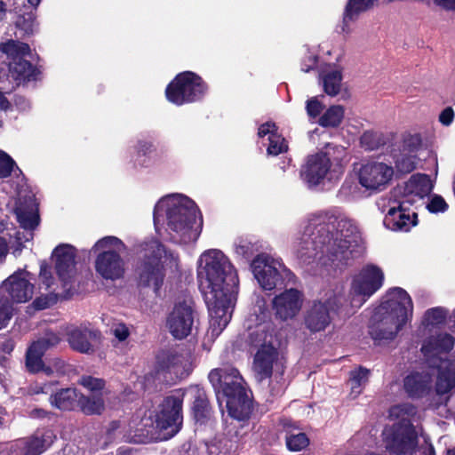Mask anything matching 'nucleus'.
<instances>
[{"label": "nucleus", "instance_id": "052dcab7", "mask_svg": "<svg viewBox=\"0 0 455 455\" xmlns=\"http://www.w3.org/2000/svg\"><path fill=\"white\" fill-rule=\"evenodd\" d=\"M52 386H53L52 383H47V384H44L42 386H36L32 388V392L34 394H41V393L48 394L50 391H52Z\"/></svg>", "mask_w": 455, "mask_h": 455}, {"label": "nucleus", "instance_id": "a19ab883", "mask_svg": "<svg viewBox=\"0 0 455 455\" xmlns=\"http://www.w3.org/2000/svg\"><path fill=\"white\" fill-rule=\"evenodd\" d=\"M78 405H80L82 411L86 414H99L104 409L103 399L97 395L89 398L81 395Z\"/></svg>", "mask_w": 455, "mask_h": 455}, {"label": "nucleus", "instance_id": "c9c22d12", "mask_svg": "<svg viewBox=\"0 0 455 455\" xmlns=\"http://www.w3.org/2000/svg\"><path fill=\"white\" fill-rule=\"evenodd\" d=\"M345 116V109L340 105L331 106L319 117L318 124L323 127H337L339 126Z\"/></svg>", "mask_w": 455, "mask_h": 455}, {"label": "nucleus", "instance_id": "680f3d73", "mask_svg": "<svg viewBox=\"0 0 455 455\" xmlns=\"http://www.w3.org/2000/svg\"><path fill=\"white\" fill-rule=\"evenodd\" d=\"M316 62H317L316 57L314 55H311L308 57L307 63L302 64L301 69L304 72H308L311 68H313L315 66Z\"/></svg>", "mask_w": 455, "mask_h": 455}, {"label": "nucleus", "instance_id": "09e8293b", "mask_svg": "<svg viewBox=\"0 0 455 455\" xmlns=\"http://www.w3.org/2000/svg\"><path fill=\"white\" fill-rule=\"evenodd\" d=\"M58 300V296L54 293H47L45 295H41L37 297L32 303V307L36 310H43L52 305H54Z\"/></svg>", "mask_w": 455, "mask_h": 455}, {"label": "nucleus", "instance_id": "f3484780", "mask_svg": "<svg viewBox=\"0 0 455 455\" xmlns=\"http://www.w3.org/2000/svg\"><path fill=\"white\" fill-rule=\"evenodd\" d=\"M55 435L50 430L13 441L10 444H0V455H40L52 445Z\"/></svg>", "mask_w": 455, "mask_h": 455}, {"label": "nucleus", "instance_id": "1a4fd4ad", "mask_svg": "<svg viewBox=\"0 0 455 455\" xmlns=\"http://www.w3.org/2000/svg\"><path fill=\"white\" fill-rule=\"evenodd\" d=\"M147 250L149 252L148 259L140 275V283L157 292L164 283V272L169 271L173 275L179 272V259L157 241L148 243Z\"/></svg>", "mask_w": 455, "mask_h": 455}, {"label": "nucleus", "instance_id": "6ab92c4d", "mask_svg": "<svg viewBox=\"0 0 455 455\" xmlns=\"http://www.w3.org/2000/svg\"><path fill=\"white\" fill-rule=\"evenodd\" d=\"M395 198L394 205L389 207L383 224L386 228L394 232H409L418 223L417 213L409 209L407 201Z\"/></svg>", "mask_w": 455, "mask_h": 455}, {"label": "nucleus", "instance_id": "58836bf2", "mask_svg": "<svg viewBox=\"0 0 455 455\" xmlns=\"http://www.w3.org/2000/svg\"><path fill=\"white\" fill-rule=\"evenodd\" d=\"M369 371L366 369H358L351 372L349 380L350 395L353 399L356 398L363 390V387L368 380Z\"/></svg>", "mask_w": 455, "mask_h": 455}, {"label": "nucleus", "instance_id": "cd10ccee", "mask_svg": "<svg viewBox=\"0 0 455 455\" xmlns=\"http://www.w3.org/2000/svg\"><path fill=\"white\" fill-rule=\"evenodd\" d=\"M343 68L337 64H327L322 69L319 77L324 92L329 96L339 93L342 85Z\"/></svg>", "mask_w": 455, "mask_h": 455}, {"label": "nucleus", "instance_id": "f03ea898", "mask_svg": "<svg viewBox=\"0 0 455 455\" xmlns=\"http://www.w3.org/2000/svg\"><path fill=\"white\" fill-rule=\"evenodd\" d=\"M197 278L210 315L207 337L216 339L229 323L238 291V275L218 249L204 251L197 260Z\"/></svg>", "mask_w": 455, "mask_h": 455}, {"label": "nucleus", "instance_id": "ddd939ff", "mask_svg": "<svg viewBox=\"0 0 455 455\" xmlns=\"http://www.w3.org/2000/svg\"><path fill=\"white\" fill-rule=\"evenodd\" d=\"M207 87L196 74L186 71L179 74L167 86V100L181 106L200 100L206 92Z\"/></svg>", "mask_w": 455, "mask_h": 455}, {"label": "nucleus", "instance_id": "b1692460", "mask_svg": "<svg viewBox=\"0 0 455 455\" xmlns=\"http://www.w3.org/2000/svg\"><path fill=\"white\" fill-rule=\"evenodd\" d=\"M427 358L429 361L430 366L436 368V394L438 395L447 394L455 387V363L451 360L443 359L441 354Z\"/></svg>", "mask_w": 455, "mask_h": 455}, {"label": "nucleus", "instance_id": "de8ad7c7", "mask_svg": "<svg viewBox=\"0 0 455 455\" xmlns=\"http://www.w3.org/2000/svg\"><path fill=\"white\" fill-rule=\"evenodd\" d=\"M324 105L320 101L318 97H312L306 102L307 114L310 118L320 117V114L323 112Z\"/></svg>", "mask_w": 455, "mask_h": 455}, {"label": "nucleus", "instance_id": "412c9836", "mask_svg": "<svg viewBox=\"0 0 455 455\" xmlns=\"http://www.w3.org/2000/svg\"><path fill=\"white\" fill-rule=\"evenodd\" d=\"M32 275L26 270H18L5 279L0 290L8 293L15 303H25L32 299L34 285Z\"/></svg>", "mask_w": 455, "mask_h": 455}, {"label": "nucleus", "instance_id": "bf43d9fd", "mask_svg": "<svg viewBox=\"0 0 455 455\" xmlns=\"http://www.w3.org/2000/svg\"><path fill=\"white\" fill-rule=\"evenodd\" d=\"M15 106L20 111H26L29 109L30 103L25 98L19 96L15 99Z\"/></svg>", "mask_w": 455, "mask_h": 455}, {"label": "nucleus", "instance_id": "5701e85b", "mask_svg": "<svg viewBox=\"0 0 455 455\" xmlns=\"http://www.w3.org/2000/svg\"><path fill=\"white\" fill-rule=\"evenodd\" d=\"M208 378L217 394L222 393L224 397L244 388L242 376L233 367L214 369Z\"/></svg>", "mask_w": 455, "mask_h": 455}, {"label": "nucleus", "instance_id": "9b49d317", "mask_svg": "<svg viewBox=\"0 0 455 455\" xmlns=\"http://www.w3.org/2000/svg\"><path fill=\"white\" fill-rule=\"evenodd\" d=\"M126 249L125 244L116 236L100 239L92 247L99 251L94 262L96 273L105 280L116 281L124 277L125 262L121 258Z\"/></svg>", "mask_w": 455, "mask_h": 455}, {"label": "nucleus", "instance_id": "603ef678", "mask_svg": "<svg viewBox=\"0 0 455 455\" xmlns=\"http://www.w3.org/2000/svg\"><path fill=\"white\" fill-rule=\"evenodd\" d=\"M78 383L91 392L100 391L104 387V381L101 379L92 376H83Z\"/></svg>", "mask_w": 455, "mask_h": 455}, {"label": "nucleus", "instance_id": "2eb2a0df", "mask_svg": "<svg viewBox=\"0 0 455 455\" xmlns=\"http://www.w3.org/2000/svg\"><path fill=\"white\" fill-rule=\"evenodd\" d=\"M251 268L260 287L266 291H272L282 284L291 275L281 259L266 253L255 257L251 263Z\"/></svg>", "mask_w": 455, "mask_h": 455}, {"label": "nucleus", "instance_id": "69168bd1", "mask_svg": "<svg viewBox=\"0 0 455 455\" xmlns=\"http://www.w3.org/2000/svg\"><path fill=\"white\" fill-rule=\"evenodd\" d=\"M5 12H6V4L4 1L0 0V20H2L4 18Z\"/></svg>", "mask_w": 455, "mask_h": 455}, {"label": "nucleus", "instance_id": "4468645a", "mask_svg": "<svg viewBox=\"0 0 455 455\" xmlns=\"http://www.w3.org/2000/svg\"><path fill=\"white\" fill-rule=\"evenodd\" d=\"M339 293L331 292L315 300L307 308L304 316L305 326L312 332L324 331L331 323L332 315L339 309L344 310Z\"/></svg>", "mask_w": 455, "mask_h": 455}, {"label": "nucleus", "instance_id": "f8f14e48", "mask_svg": "<svg viewBox=\"0 0 455 455\" xmlns=\"http://www.w3.org/2000/svg\"><path fill=\"white\" fill-rule=\"evenodd\" d=\"M382 270L373 265H368L354 275L348 294V305L344 310L346 315H351L360 308L365 301L374 294L383 284Z\"/></svg>", "mask_w": 455, "mask_h": 455}, {"label": "nucleus", "instance_id": "0eeeda50", "mask_svg": "<svg viewBox=\"0 0 455 455\" xmlns=\"http://www.w3.org/2000/svg\"><path fill=\"white\" fill-rule=\"evenodd\" d=\"M184 395L195 398L192 411L196 422H204L210 415L207 399L204 392L198 387H191L186 393L178 396H169L163 402L161 410L156 415V427L167 430L168 437L178 433L182 422V397Z\"/></svg>", "mask_w": 455, "mask_h": 455}, {"label": "nucleus", "instance_id": "4be33fe9", "mask_svg": "<svg viewBox=\"0 0 455 455\" xmlns=\"http://www.w3.org/2000/svg\"><path fill=\"white\" fill-rule=\"evenodd\" d=\"M433 188L434 184L429 176L418 173L412 175L403 187L395 188L393 194L395 197L407 201L410 205H412L427 196Z\"/></svg>", "mask_w": 455, "mask_h": 455}, {"label": "nucleus", "instance_id": "0e129e2a", "mask_svg": "<svg viewBox=\"0 0 455 455\" xmlns=\"http://www.w3.org/2000/svg\"><path fill=\"white\" fill-rule=\"evenodd\" d=\"M10 106L11 104L9 100L6 99L4 94L0 92V109L5 111L10 108Z\"/></svg>", "mask_w": 455, "mask_h": 455}, {"label": "nucleus", "instance_id": "7c9ffc66", "mask_svg": "<svg viewBox=\"0 0 455 455\" xmlns=\"http://www.w3.org/2000/svg\"><path fill=\"white\" fill-rule=\"evenodd\" d=\"M411 143L405 141L403 150L395 156V167L398 172L408 173L416 168L418 157L417 150L419 145V139L412 137L410 139Z\"/></svg>", "mask_w": 455, "mask_h": 455}, {"label": "nucleus", "instance_id": "dca6fc26", "mask_svg": "<svg viewBox=\"0 0 455 455\" xmlns=\"http://www.w3.org/2000/svg\"><path fill=\"white\" fill-rule=\"evenodd\" d=\"M394 173L393 166L388 164L379 161L367 162L358 171V182L366 190L379 192L390 184Z\"/></svg>", "mask_w": 455, "mask_h": 455}, {"label": "nucleus", "instance_id": "49530a36", "mask_svg": "<svg viewBox=\"0 0 455 455\" xmlns=\"http://www.w3.org/2000/svg\"><path fill=\"white\" fill-rule=\"evenodd\" d=\"M360 141L362 146L367 150H373L382 143L380 135L371 131L363 132Z\"/></svg>", "mask_w": 455, "mask_h": 455}, {"label": "nucleus", "instance_id": "4d7b16f0", "mask_svg": "<svg viewBox=\"0 0 455 455\" xmlns=\"http://www.w3.org/2000/svg\"><path fill=\"white\" fill-rule=\"evenodd\" d=\"M40 282L45 286V289L48 290L52 285V276L51 275L50 270L45 266H41L40 275H39Z\"/></svg>", "mask_w": 455, "mask_h": 455}, {"label": "nucleus", "instance_id": "a211bd4d", "mask_svg": "<svg viewBox=\"0 0 455 455\" xmlns=\"http://www.w3.org/2000/svg\"><path fill=\"white\" fill-rule=\"evenodd\" d=\"M194 324V310L190 299L177 302L167 316L166 327L179 339L188 336Z\"/></svg>", "mask_w": 455, "mask_h": 455}, {"label": "nucleus", "instance_id": "a18cd8bd", "mask_svg": "<svg viewBox=\"0 0 455 455\" xmlns=\"http://www.w3.org/2000/svg\"><path fill=\"white\" fill-rule=\"evenodd\" d=\"M16 164L4 151L0 150V178H7L14 171Z\"/></svg>", "mask_w": 455, "mask_h": 455}, {"label": "nucleus", "instance_id": "20e7f679", "mask_svg": "<svg viewBox=\"0 0 455 455\" xmlns=\"http://www.w3.org/2000/svg\"><path fill=\"white\" fill-rule=\"evenodd\" d=\"M416 408L410 403L395 405L389 410V419L394 421L387 425L382 433L386 452L393 455H435L427 438L418 432L411 423Z\"/></svg>", "mask_w": 455, "mask_h": 455}, {"label": "nucleus", "instance_id": "3c124183", "mask_svg": "<svg viewBox=\"0 0 455 455\" xmlns=\"http://www.w3.org/2000/svg\"><path fill=\"white\" fill-rule=\"evenodd\" d=\"M427 209L432 213L444 212L448 209V204L441 196L434 195L430 197Z\"/></svg>", "mask_w": 455, "mask_h": 455}, {"label": "nucleus", "instance_id": "bb28decb", "mask_svg": "<svg viewBox=\"0 0 455 455\" xmlns=\"http://www.w3.org/2000/svg\"><path fill=\"white\" fill-rule=\"evenodd\" d=\"M258 135L263 143L265 140L267 141V152L269 156H277L288 148L284 138L277 132L276 125L274 123L267 122L261 124L259 127Z\"/></svg>", "mask_w": 455, "mask_h": 455}, {"label": "nucleus", "instance_id": "473e14b6", "mask_svg": "<svg viewBox=\"0 0 455 455\" xmlns=\"http://www.w3.org/2000/svg\"><path fill=\"white\" fill-rule=\"evenodd\" d=\"M80 396L76 388L69 387L51 395L50 402L52 405L60 410H72L79 404Z\"/></svg>", "mask_w": 455, "mask_h": 455}, {"label": "nucleus", "instance_id": "7ed1b4c3", "mask_svg": "<svg viewBox=\"0 0 455 455\" xmlns=\"http://www.w3.org/2000/svg\"><path fill=\"white\" fill-rule=\"evenodd\" d=\"M165 223L174 241L189 243L199 237L203 220L198 208L190 198L174 194L161 198L155 206L156 229L158 231Z\"/></svg>", "mask_w": 455, "mask_h": 455}, {"label": "nucleus", "instance_id": "6e6d98bb", "mask_svg": "<svg viewBox=\"0 0 455 455\" xmlns=\"http://www.w3.org/2000/svg\"><path fill=\"white\" fill-rule=\"evenodd\" d=\"M454 116L455 114L453 109L451 107H448L439 115V122L444 126H449L453 122Z\"/></svg>", "mask_w": 455, "mask_h": 455}, {"label": "nucleus", "instance_id": "774afa93", "mask_svg": "<svg viewBox=\"0 0 455 455\" xmlns=\"http://www.w3.org/2000/svg\"><path fill=\"white\" fill-rule=\"evenodd\" d=\"M41 1L42 0H28V2L35 8L38 6Z\"/></svg>", "mask_w": 455, "mask_h": 455}, {"label": "nucleus", "instance_id": "2f4dec72", "mask_svg": "<svg viewBox=\"0 0 455 455\" xmlns=\"http://www.w3.org/2000/svg\"><path fill=\"white\" fill-rule=\"evenodd\" d=\"M431 376L428 372H412L404 379V389L411 397H422L430 391Z\"/></svg>", "mask_w": 455, "mask_h": 455}, {"label": "nucleus", "instance_id": "393cba45", "mask_svg": "<svg viewBox=\"0 0 455 455\" xmlns=\"http://www.w3.org/2000/svg\"><path fill=\"white\" fill-rule=\"evenodd\" d=\"M68 340L74 350L91 354L99 347L100 334L86 327H73L68 332Z\"/></svg>", "mask_w": 455, "mask_h": 455}, {"label": "nucleus", "instance_id": "79ce46f5", "mask_svg": "<svg viewBox=\"0 0 455 455\" xmlns=\"http://www.w3.org/2000/svg\"><path fill=\"white\" fill-rule=\"evenodd\" d=\"M60 340V339L57 334L49 331L44 336L38 338L30 346H36V349L38 350V352H41V355H44L46 351L56 347Z\"/></svg>", "mask_w": 455, "mask_h": 455}, {"label": "nucleus", "instance_id": "8fccbe9b", "mask_svg": "<svg viewBox=\"0 0 455 455\" xmlns=\"http://www.w3.org/2000/svg\"><path fill=\"white\" fill-rule=\"evenodd\" d=\"M235 252L238 257L248 259L254 253V246L251 242L240 240L235 243Z\"/></svg>", "mask_w": 455, "mask_h": 455}, {"label": "nucleus", "instance_id": "338daca9", "mask_svg": "<svg viewBox=\"0 0 455 455\" xmlns=\"http://www.w3.org/2000/svg\"><path fill=\"white\" fill-rule=\"evenodd\" d=\"M7 228V222L5 220L0 219V233Z\"/></svg>", "mask_w": 455, "mask_h": 455}, {"label": "nucleus", "instance_id": "9d476101", "mask_svg": "<svg viewBox=\"0 0 455 455\" xmlns=\"http://www.w3.org/2000/svg\"><path fill=\"white\" fill-rule=\"evenodd\" d=\"M447 314L448 311L441 307H433L425 312L418 330L419 337H426L421 346V352L425 357L439 355L453 348L455 340L452 336L433 331L435 327L445 321Z\"/></svg>", "mask_w": 455, "mask_h": 455}, {"label": "nucleus", "instance_id": "e433bc0d", "mask_svg": "<svg viewBox=\"0 0 455 455\" xmlns=\"http://www.w3.org/2000/svg\"><path fill=\"white\" fill-rule=\"evenodd\" d=\"M0 52L6 54L12 61H17L28 53L29 46L24 43L8 40L0 44Z\"/></svg>", "mask_w": 455, "mask_h": 455}, {"label": "nucleus", "instance_id": "aec40b11", "mask_svg": "<svg viewBox=\"0 0 455 455\" xmlns=\"http://www.w3.org/2000/svg\"><path fill=\"white\" fill-rule=\"evenodd\" d=\"M303 294L297 289H287L272 299V310L275 316L281 321L294 319L303 306Z\"/></svg>", "mask_w": 455, "mask_h": 455}, {"label": "nucleus", "instance_id": "39448f33", "mask_svg": "<svg viewBox=\"0 0 455 455\" xmlns=\"http://www.w3.org/2000/svg\"><path fill=\"white\" fill-rule=\"evenodd\" d=\"M412 314V300L406 291L399 287L391 289L377 308L376 316L379 319L371 327V337L378 344L394 339Z\"/></svg>", "mask_w": 455, "mask_h": 455}, {"label": "nucleus", "instance_id": "72a5a7b5", "mask_svg": "<svg viewBox=\"0 0 455 455\" xmlns=\"http://www.w3.org/2000/svg\"><path fill=\"white\" fill-rule=\"evenodd\" d=\"M376 0H349L345 7L343 14L342 30H346V27L350 21L355 20L360 13L372 8Z\"/></svg>", "mask_w": 455, "mask_h": 455}, {"label": "nucleus", "instance_id": "f704fd0d", "mask_svg": "<svg viewBox=\"0 0 455 455\" xmlns=\"http://www.w3.org/2000/svg\"><path fill=\"white\" fill-rule=\"evenodd\" d=\"M10 74L14 80L20 83L32 79L35 75V68L28 61L21 58L17 61L10 62Z\"/></svg>", "mask_w": 455, "mask_h": 455}, {"label": "nucleus", "instance_id": "37998d69", "mask_svg": "<svg viewBox=\"0 0 455 455\" xmlns=\"http://www.w3.org/2000/svg\"><path fill=\"white\" fill-rule=\"evenodd\" d=\"M13 312L14 309L9 299L0 294V330L7 327L13 316Z\"/></svg>", "mask_w": 455, "mask_h": 455}, {"label": "nucleus", "instance_id": "e2e57ef3", "mask_svg": "<svg viewBox=\"0 0 455 455\" xmlns=\"http://www.w3.org/2000/svg\"><path fill=\"white\" fill-rule=\"evenodd\" d=\"M7 251V243L3 237H0V261L5 258Z\"/></svg>", "mask_w": 455, "mask_h": 455}, {"label": "nucleus", "instance_id": "a878e982", "mask_svg": "<svg viewBox=\"0 0 455 455\" xmlns=\"http://www.w3.org/2000/svg\"><path fill=\"white\" fill-rule=\"evenodd\" d=\"M55 268L64 286L76 276V252L74 247L64 244L57 247L53 251Z\"/></svg>", "mask_w": 455, "mask_h": 455}, {"label": "nucleus", "instance_id": "423d86ee", "mask_svg": "<svg viewBox=\"0 0 455 455\" xmlns=\"http://www.w3.org/2000/svg\"><path fill=\"white\" fill-rule=\"evenodd\" d=\"M345 148L328 146L324 152L307 156L300 177L308 188L325 186L338 181L343 175Z\"/></svg>", "mask_w": 455, "mask_h": 455}, {"label": "nucleus", "instance_id": "f257e3e1", "mask_svg": "<svg viewBox=\"0 0 455 455\" xmlns=\"http://www.w3.org/2000/svg\"><path fill=\"white\" fill-rule=\"evenodd\" d=\"M359 241L357 227L350 220L319 212L307 219L294 253L304 265L339 266L352 256Z\"/></svg>", "mask_w": 455, "mask_h": 455}, {"label": "nucleus", "instance_id": "ea45409f", "mask_svg": "<svg viewBox=\"0 0 455 455\" xmlns=\"http://www.w3.org/2000/svg\"><path fill=\"white\" fill-rule=\"evenodd\" d=\"M42 357L43 355L36 349V346H30L26 355V367L28 371L33 373L44 372V368H45L46 364L42 360Z\"/></svg>", "mask_w": 455, "mask_h": 455}, {"label": "nucleus", "instance_id": "6e6552de", "mask_svg": "<svg viewBox=\"0 0 455 455\" xmlns=\"http://www.w3.org/2000/svg\"><path fill=\"white\" fill-rule=\"evenodd\" d=\"M250 343L258 347L253 361V371L259 381L271 377L273 371L282 374L283 364L278 358L276 346L278 339L274 333L272 323H261L250 332Z\"/></svg>", "mask_w": 455, "mask_h": 455}, {"label": "nucleus", "instance_id": "c03bdc74", "mask_svg": "<svg viewBox=\"0 0 455 455\" xmlns=\"http://www.w3.org/2000/svg\"><path fill=\"white\" fill-rule=\"evenodd\" d=\"M17 26L26 34H32L36 29V14L30 12L23 16L19 17L16 21Z\"/></svg>", "mask_w": 455, "mask_h": 455}, {"label": "nucleus", "instance_id": "13d9d810", "mask_svg": "<svg viewBox=\"0 0 455 455\" xmlns=\"http://www.w3.org/2000/svg\"><path fill=\"white\" fill-rule=\"evenodd\" d=\"M433 2L443 10L455 12V0H433Z\"/></svg>", "mask_w": 455, "mask_h": 455}, {"label": "nucleus", "instance_id": "c756f323", "mask_svg": "<svg viewBox=\"0 0 455 455\" xmlns=\"http://www.w3.org/2000/svg\"><path fill=\"white\" fill-rule=\"evenodd\" d=\"M228 414L238 420L247 419L251 413V402L246 395L245 388L235 392L225 397Z\"/></svg>", "mask_w": 455, "mask_h": 455}, {"label": "nucleus", "instance_id": "4c0bfd02", "mask_svg": "<svg viewBox=\"0 0 455 455\" xmlns=\"http://www.w3.org/2000/svg\"><path fill=\"white\" fill-rule=\"evenodd\" d=\"M285 440L287 448L291 451H300L309 444L307 435L297 429L289 430Z\"/></svg>", "mask_w": 455, "mask_h": 455}, {"label": "nucleus", "instance_id": "864d4df0", "mask_svg": "<svg viewBox=\"0 0 455 455\" xmlns=\"http://www.w3.org/2000/svg\"><path fill=\"white\" fill-rule=\"evenodd\" d=\"M65 363L58 358H55L48 363L44 368V373L51 376L56 373H62L64 371Z\"/></svg>", "mask_w": 455, "mask_h": 455}, {"label": "nucleus", "instance_id": "5fc2aeb1", "mask_svg": "<svg viewBox=\"0 0 455 455\" xmlns=\"http://www.w3.org/2000/svg\"><path fill=\"white\" fill-rule=\"evenodd\" d=\"M112 333L113 335L119 340L124 341L125 340L129 335L130 331L128 327L124 323H116L112 328Z\"/></svg>", "mask_w": 455, "mask_h": 455}, {"label": "nucleus", "instance_id": "c85d7f7f", "mask_svg": "<svg viewBox=\"0 0 455 455\" xmlns=\"http://www.w3.org/2000/svg\"><path fill=\"white\" fill-rule=\"evenodd\" d=\"M19 201H20V198ZM15 214L20 225L26 230H32L38 225L39 216L33 195L25 196V204L19 202L15 209Z\"/></svg>", "mask_w": 455, "mask_h": 455}]
</instances>
